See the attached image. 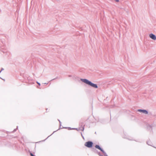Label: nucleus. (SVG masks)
I'll list each match as a JSON object with an SVG mask.
<instances>
[{
    "label": "nucleus",
    "mask_w": 156,
    "mask_h": 156,
    "mask_svg": "<svg viewBox=\"0 0 156 156\" xmlns=\"http://www.w3.org/2000/svg\"><path fill=\"white\" fill-rule=\"evenodd\" d=\"M69 129H71V128L70 127H69Z\"/></svg>",
    "instance_id": "obj_15"
},
{
    "label": "nucleus",
    "mask_w": 156,
    "mask_h": 156,
    "mask_svg": "<svg viewBox=\"0 0 156 156\" xmlns=\"http://www.w3.org/2000/svg\"><path fill=\"white\" fill-rule=\"evenodd\" d=\"M16 131V129H15L14 130V132H15Z\"/></svg>",
    "instance_id": "obj_13"
},
{
    "label": "nucleus",
    "mask_w": 156,
    "mask_h": 156,
    "mask_svg": "<svg viewBox=\"0 0 156 156\" xmlns=\"http://www.w3.org/2000/svg\"><path fill=\"white\" fill-rule=\"evenodd\" d=\"M69 77H71V75H69Z\"/></svg>",
    "instance_id": "obj_14"
},
{
    "label": "nucleus",
    "mask_w": 156,
    "mask_h": 156,
    "mask_svg": "<svg viewBox=\"0 0 156 156\" xmlns=\"http://www.w3.org/2000/svg\"><path fill=\"white\" fill-rule=\"evenodd\" d=\"M97 153L98 154V155L100 156H103V155L101 154L100 152H97Z\"/></svg>",
    "instance_id": "obj_8"
},
{
    "label": "nucleus",
    "mask_w": 156,
    "mask_h": 156,
    "mask_svg": "<svg viewBox=\"0 0 156 156\" xmlns=\"http://www.w3.org/2000/svg\"><path fill=\"white\" fill-rule=\"evenodd\" d=\"M93 144V143L92 141H89L85 143V145L88 148H91L92 147Z\"/></svg>",
    "instance_id": "obj_2"
},
{
    "label": "nucleus",
    "mask_w": 156,
    "mask_h": 156,
    "mask_svg": "<svg viewBox=\"0 0 156 156\" xmlns=\"http://www.w3.org/2000/svg\"><path fill=\"white\" fill-rule=\"evenodd\" d=\"M80 80L83 82L87 84L90 86H91L94 88H97L98 87V86L96 84L92 83V82L87 79H81Z\"/></svg>",
    "instance_id": "obj_1"
},
{
    "label": "nucleus",
    "mask_w": 156,
    "mask_h": 156,
    "mask_svg": "<svg viewBox=\"0 0 156 156\" xmlns=\"http://www.w3.org/2000/svg\"><path fill=\"white\" fill-rule=\"evenodd\" d=\"M2 51L3 52V53H5V51Z\"/></svg>",
    "instance_id": "obj_17"
},
{
    "label": "nucleus",
    "mask_w": 156,
    "mask_h": 156,
    "mask_svg": "<svg viewBox=\"0 0 156 156\" xmlns=\"http://www.w3.org/2000/svg\"><path fill=\"white\" fill-rule=\"evenodd\" d=\"M44 84H48V83H44Z\"/></svg>",
    "instance_id": "obj_16"
},
{
    "label": "nucleus",
    "mask_w": 156,
    "mask_h": 156,
    "mask_svg": "<svg viewBox=\"0 0 156 156\" xmlns=\"http://www.w3.org/2000/svg\"><path fill=\"white\" fill-rule=\"evenodd\" d=\"M84 125H83L82 127H80L79 128V129L80 130H81L82 131H83L84 130Z\"/></svg>",
    "instance_id": "obj_6"
},
{
    "label": "nucleus",
    "mask_w": 156,
    "mask_h": 156,
    "mask_svg": "<svg viewBox=\"0 0 156 156\" xmlns=\"http://www.w3.org/2000/svg\"><path fill=\"white\" fill-rule=\"evenodd\" d=\"M4 70V69L3 68H2L1 69V70L0 71V73H1V72L3 70Z\"/></svg>",
    "instance_id": "obj_9"
},
{
    "label": "nucleus",
    "mask_w": 156,
    "mask_h": 156,
    "mask_svg": "<svg viewBox=\"0 0 156 156\" xmlns=\"http://www.w3.org/2000/svg\"><path fill=\"white\" fill-rule=\"evenodd\" d=\"M37 83L39 86H40L41 84L39 83L38 82H37Z\"/></svg>",
    "instance_id": "obj_11"
},
{
    "label": "nucleus",
    "mask_w": 156,
    "mask_h": 156,
    "mask_svg": "<svg viewBox=\"0 0 156 156\" xmlns=\"http://www.w3.org/2000/svg\"><path fill=\"white\" fill-rule=\"evenodd\" d=\"M138 111L140 112H142L145 114H148V111L146 110H142V109H138Z\"/></svg>",
    "instance_id": "obj_5"
},
{
    "label": "nucleus",
    "mask_w": 156,
    "mask_h": 156,
    "mask_svg": "<svg viewBox=\"0 0 156 156\" xmlns=\"http://www.w3.org/2000/svg\"><path fill=\"white\" fill-rule=\"evenodd\" d=\"M95 147L96 148H97V149L99 150H100L103 153L105 154V155H106V154L105 153V152L103 150V149H102L100 147V146L99 145H95Z\"/></svg>",
    "instance_id": "obj_3"
},
{
    "label": "nucleus",
    "mask_w": 156,
    "mask_h": 156,
    "mask_svg": "<svg viewBox=\"0 0 156 156\" xmlns=\"http://www.w3.org/2000/svg\"><path fill=\"white\" fill-rule=\"evenodd\" d=\"M149 37L151 38L154 40H156V36L153 34H150Z\"/></svg>",
    "instance_id": "obj_4"
},
{
    "label": "nucleus",
    "mask_w": 156,
    "mask_h": 156,
    "mask_svg": "<svg viewBox=\"0 0 156 156\" xmlns=\"http://www.w3.org/2000/svg\"><path fill=\"white\" fill-rule=\"evenodd\" d=\"M30 155L31 156H35L32 153H30Z\"/></svg>",
    "instance_id": "obj_10"
},
{
    "label": "nucleus",
    "mask_w": 156,
    "mask_h": 156,
    "mask_svg": "<svg viewBox=\"0 0 156 156\" xmlns=\"http://www.w3.org/2000/svg\"><path fill=\"white\" fill-rule=\"evenodd\" d=\"M147 144L149 145H151V143L150 141H147Z\"/></svg>",
    "instance_id": "obj_7"
},
{
    "label": "nucleus",
    "mask_w": 156,
    "mask_h": 156,
    "mask_svg": "<svg viewBox=\"0 0 156 156\" xmlns=\"http://www.w3.org/2000/svg\"><path fill=\"white\" fill-rule=\"evenodd\" d=\"M58 120L59 122V123H60V125L61 126V122L60 121L59 119H58Z\"/></svg>",
    "instance_id": "obj_12"
}]
</instances>
